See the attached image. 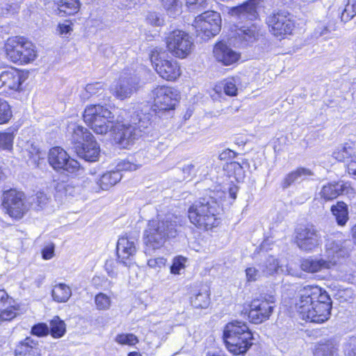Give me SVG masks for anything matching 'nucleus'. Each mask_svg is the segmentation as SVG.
Returning <instances> with one entry per match:
<instances>
[{
    "label": "nucleus",
    "mask_w": 356,
    "mask_h": 356,
    "mask_svg": "<svg viewBox=\"0 0 356 356\" xmlns=\"http://www.w3.org/2000/svg\"><path fill=\"white\" fill-rule=\"evenodd\" d=\"M296 307L303 319L322 323L330 318L332 302L325 290L307 285L300 290Z\"/></svg>",
    "instance_id": "1"
},
{
    "label": "nucleus",
    "mask_w": 356,
    "mask_h": 356,
    "mask_svg": "<svg viewBox=\"0 0 356 356\" xmlns=\"http://www.w3.org/2000/svg\"><path fill=\"white\" fill-rule=\"evenodd\" d=\"M181 225L180 218L175 215L168 214L158 216L149 220L143 232V241L145 245V253L158 250L163 246L165 241L175 238L178 234V227Z\"/></svg>",
    "instance_id": "2"
},
{
    "label": "nucleus",
    "mask_w": 356,
    "mask_h": 356,
    "mask_svg": "<svg viewBox=\"0 0 356 356\" xmlns=\"http://www.w3.org/2000/svg\"><path fill=\"white\" fill-rule=\"evenodd\" d=\"M83 120L97 134H113L120 127V119L113 111L100 104L88 106L84 111Z\"/></svg>",
    "instance_id": "3"
},
{
    "label": "nucleus",
    "mask_w": 356,
    "mask_h": 356,
    "mask_svg": "<svg viewBox=\"0 0 356 356\" xmlns=\"http://www.w3.org/2000/svg\"><path fill=\"white\" fill-rule=\"evenodd\" d=\"M218 209V204L213 197L200 198L188 208V218L197 228L209 230L219 224Z\"/></svg>",
    "instance_id": "4"
},
{
    "label": "nucleus",
    "mask_w": 356,
    "mask_h": 356,
    "mask_svg": "<svg viewBox=\"0 0 356 356\" xmlns=\"http://www.w3.org/2000/svg\"><path fill=\"white\" fill-rule=\"evenodd\" d=\"M68 131L78 156L89 162L96 161L99 159V146L88 129L72 123L68 126Z\"/></svg>",
    "instance_id": "5"
},
{
    "label": "nucleus",
    "mask_w": 356,
    "mask_h": 356,
    "mask_svg": "<svg viewBox=\"0 0 356 356\" xmlns=\"http://www.w3.org/2000/svg\"><path fill=\"white\" fill-rule=\"evenodd\" d=\"M252 333L243 322L232 321L224 328L223 340L226 348L234 355L246 353L252 344Z\"/></svg>",
    "instance_id": "6"
},
{
    "label": "nucleus",
    "mask_w": 356,
    "mask_h": 356,
    "mask_svg": "<svg viewBox=\"0 0 356 356\" xmlns=\"http://www.w3.org/2000/svg\"><path fill=\"white\" fill-rule=\"evenodd\" d=\"M151 124L149 115L143 113L134 114L129 123H122L120 120V127L116 129L115 140L123 147H127L142 136V133Z\"/></svg>",
    "instance_id": "7"
},
{
    "label": "nucleus",
    "mask_w": 356,
    "mask_h": 356,
    "mask_svg": "<svg viewBox=\"0 0 356 356\" xmlns=\"http://www.w3.org/2000/svg\"><path fill=\"white\" fill-rule=\"evenodd\" d=\"M4 47L8 59L15 63L21 65L30 63L37 57L35 47L24 37L9 38Z\"/></svg>",
    "instance_id": "8"
},
{
    "label": "nucleus",
    "mask_w": 356,
    "mask_h": 356,
    "mask_svg": "<svg viewBox=\"0 0 356 356\" xmlns=\"http://www.w3.org/2000/svg\"><path fill=\"white\" fill-rule=\"evenodd\" d=\"M351 243L341 232H334L325 237V257L334 267L340 259L349 255Z\"/></svg>",
    "instance_id": "9"
},
{
    "label": "nucleus",
    "mask_w": 356,
    "mask_h": 356,
    "mask_svg": "<svg viewBox=\"0 0 356 356\" xmlns=\"http://www.w3.org/2000/svg\"><path fill=\"white\" fill-rule=\"evenodd\" d=\"M197 36L207 40L217 35L221 28V17L218 13L207 11L197 16L194 22Z\"/></svg>",
    "instance_id": "10"
},
{
    "label": "nucleus",
    "mask_w": 356,
    "mask_h": 356,
    "mask_svg": "<svg viewBox=\"0 0 356 356\" xmlns=\"http://www.w3.org/2000/svg\"><path fill=\"white\" fill-rule=\"evenodd\" d=\"M165 56L164 51L154 49L150 54L152 64L161 78L168 81H175L181 74L180 67L176 61L165 59Z\"/></svg>",
    "instance_id": "11"
},
{
    "label": "nucleus",
    "mask_w": 356,
    "mask_h": 356,
    "mask_svg": "<svg viewBox=\"0 0 356 356\" xmlns=\"http://www.w3.org/2000/svg\"><path fill=\"white\" fill-rule=\"evenodd\" d=\"M168 49L176 57L184 58L189 55L193 47L192 38L185 31L175 30L166 38Z\"/></svg>",
    "instance_id": "12"
},
{
    "label": "nucleus",
    "mask_w": 356,
    "mask_h": 356,
    "mask_svg": "<svg viewBox=\"0 0 356 356\" xmlns=\"http://www.w3.org/2000/svg\"><path fill=\"white\" fill-rule=\"evenodd\" d=\"M153 107L155 111H170L175 109L178 99L175 89L165 86H159L151 92Z\"/></svg>",
    "instance_id": "13"
},
{
    "label": "nucleus",
    "mask_w": 356,
    "mask_h": 356,
    "mask_svg": "<svg viewBox=\"0 0 356 356\" xmlns=\"http://www.w3.org/2000/svg\"><path fill=\"white\" fill-rule=\"evenodd\" d=\"M321 235L316 227L312 225L300 227L296 232L297 246L306 252H311L321 244Z\"/></svg>",
    "instance_id": "14"
},
{
    "label": "nucleus",
    "mask_w": 356,
    "mask_h": 356,
    "mask_svg": "<svg viewBox=\"0 0 356 356\" xmlns=\"http://www.w3.org/2000/svg\"><path fill=\"white\" fill-rule=\"evenodd\" d=\"M138 76L131 72H123L118 81L111 86V93L118 99L123 100L129 98L136 92L140 86Z\"/></svg>",
    "instance_id": "15"
},
{
    "label": "nucleus",
    "mask_w": 356,
    "mask_h": 356,
    "mask_svg": "<svg viewBox=\"0 0 356 356\" xmlns=\"http://www.w3.org/2000/svg\"><path fill=\"white\" fill-rule=\"evenodd\" d=\"M1 198L3 207L11 217L21 218L27 210L24 194L21 191L10 189L3 192Z\"/></svg>",
    "instance_id": "16"
},
{
    "label": "nucleus",
    "mask_w": 356,
    "mask_h": 356,
    "mask_svg": "<svg viewBox=\"0 0 356 356\" xmlns=\"http://www.w3.org/2000/svg\"><path fill=\"white\" fill-rule=\"evenodd\" d=\"M267 24L270 33L276 37L291 34L294 28L289 14L285 11H278L270 15L267 18Z\"/></svg>",
    "instance_id": "17"
},
{
    "label": "nucleus",
    "mask_w": 356,
    "mask_h": 356,
    "mask_svg": "<svg viewBox=\"0 0 356 356\" xmlns=\"http://www.w3.org/2000/svg\"><path fill=\"white\" fill-rule=\"evenodd\" d=\"M275 307V299L273 296L269 298L255 299L250 305L248 317L253 323H261L269 318Z\"/></svg>",
    "instance_id": "18"
},
{
    "label": "nucleus",
    "mask_w": 356,
    "mask_h": 356,
    "mask_svg": "<svg viewBox=\"0 0 356 356\" xmlns=\"http://www.w3.org/2000/svg\"><path fill=\"white\" fill-rule=\"evenodd\" d=\"M48 161L54 169L63 170L70 173L75 172L80 167L79 162L70 158L67 153L60 147H55L49 150Z\"/></svg>",
    "instance_id": "19"
},
{
    "label": "nucleus",
    "mask_w": 356,
    "mask_h": 356,
    "mask_svg": "<svg viewBox=\"0 0 356 356\" xmlns=\"http://www.w3.org/2000/svg\"><path fill=\"white\" fill-rule=\"evenodd\" d=\"M136 238L132 236H122L117 243V255L120 263L127 266L136 252Z\"/></svg>",
    "instance_id": "20"
},
{
    "label": "nucleus",
    "mask_w": 356,
    "mask_h": 356,
    "mask_svg": "<svg viewBox=\"0 0 356 356\" xmlns=\"http://www.w3.org/2000/svg\"><path fill=\"white\" fill-rule=\"evenodd\" d=\"M259 0H250L243 4L232 7L229 13L241 21H253L257 19Z\"/></svg>",
    "instance_id": "21"
},
{
    "label": "nucleus",
    "mask_w": 356,
    "mask_h": 356,
    "mask_svg": "<svg viewBox=\"0 0 356 356\" xmlns=\"http://www.w3.org/2000/svg\"><path fill=\"white\" fill-rule=\"evenodd\" d=\"M24 80L23 72L10 67L0 73V89L5 88V89L18 90Z\"/></svg>",
    "instance_id": "22"
},
{
    "label": "nucleus",
    "mask_w": 356,
    "mask_h": 356,
    "mask_svg": "<svg viewBox=\"0 0 356 356\" xmlns=\"http://www.w3.org/2000/svg\"><path fill=\"white\" fill-rule=\"evenodd\" d=\"M4 290H0V325L10 321L17 316L18 307Z\"/></svg>",
    "instance_id": "23"
},
{
    "label": "nucleus",
    "mask_w": 356,
    "mask_h": 356,
    "mask_svg": "<svg viewBox=\"0 0 356 356\" xmlns=\"http://www.w3.org/2000/svg\"><path fill=\"white\" fill-rule=\"evenodd\" d=\"M352 191L353 188L349 184L339 181L323 186L320 195L325 201H329L337 198L339 195L352 193Z\"/></svg>",
    "instance_id": "24"
},
{
    "label": "nucleus",
    "mask_w": 356,
    "mask_h": 356,
    "mask_svg": "<svg viewBox=\"0 0 356 356\" xmlns=\"http://www.w3.org/2000/svg\"><path fill=\"white\" fill-rule=\"evenodd\" d=\"M216 59L224 65H230L239 59V54L223 42H219L213 48Z\"/></svg>",
    "instance_id": "25"
},
{
    "label": "nucleus",
    "mask_w": 356,
    "mask_h": 356,
    "mask_svg": "<svg viewBox=\"0 0 356 356\" xmlns=\"http://www.w3.org/2000/svg\"><path fill=\"white\" fill-rule=\"evenodd\" d=\"M333 266L326 259L323 257H312L302 259L300 263V268L309 273H315L323 270L332 268Z\"/></svg>",
    "instance_id": "26"
},
{
    "label": "nucleus",
    "mask_w": 356,
    "mask_h": 356,
    "mask_svg": "<svg viewBox=\"0 0 356 356\" xmlns=\"http://www.w3.org/2000/svg\"><path fill=\"white\" fill-rule=\"evenodd\" d=\"M56 4L57 9L55 12L60 17L75 15L79 11L81 6L79 0H58Z\"/></svg>",
    "instance_id": "27"
},
{
    "label": "nucleus",
    "mask_w": 356,
    "mask_h": 356,
    "mask_svg": "<svg viewBox=\"0 0 356 356\" xmlns=\"http://www.w3.org/2000/svg\"><path fill=\"white\" fill-rule=\"evenodd\" d=\"M314 175L313 172L305 168H298L289 173L282 181V187L287 188L296 181H302Z\"/></svg>",
    "instance_id": "28"
},
{
    "label": "nucleus",
    "mask_w": 356,
    "mask_h": 356,
    "mask_svg": "<svg viewBox=\"0 0 356 356\" xmlns=\"http://www.w3.org/2000/svg\"><path fill=\"white\" fill-rule=\"evenodd\" d=\"M122 175L118 170H112L104 173L97 181L99 188L102 191H108L122 179Z\"/></svg>",
    "instance_id": "29"
},
{
    "label": "nucleus",
    "mask_w": 356,
    "mask_h": 356,
    "mask_svg": "<svg viewBox=\"0 0 356 356\" xmlns=\"http://www.w3.org/2000/svg\"><path fill=\"white\" fill-rule=\"evenodd\" d=\"M38 343L31 337H26L21 341L16 347L15 353L16 355H34L38 350Z\"/></svg>",
    "instance_id": "30"
},
{
    "label": "nucleus",
    "mask_w": 356,
    "mask_h": 356,
    "mask_svg": "<svg viewBox=\"0 0 356 356\" xmlns=\"http://www.w3.org/2000/svg\"><path fill=\"white\" fill-rule=\"evenodd\" d=\"M333 157L341 162H348L356 159L355 151L353 146L346 144L343 147L337 148L333 153Z\"/></svg>",
    "instance_id": "31"
},
{
    "label": "nucleus",
    "mask_w": 356,
    "mask_h": 356,
    "mask_svg": "<svg viewBox=\"0 0 356 356\" xmlns=\"http://www.w3.org/2000/svg\"><path fill=\"white\" fill-rule=\"evenodd\" d=\"M51 296L53 299L58 302H65L72 296V291L69 286L60 283L54 286Z\"/></svg>",
    "instance_id": "32"
},
{
    "label": "nucleus",
    "mask_w": 356,
    "mask_h": 356,
    "mask_svg": "<svg viewBox=\"0 0 356 356\" xmlns=\"http://www.w3.org/2000/svg\"><path fill=\"white\" fill-rule=\"evenodd\" d=\"M259 29L255 24L250 26H242L238 29V35L243 41L248 43H252L259 37Z\"/></svg>",
    "instance_id": "33"
},
{
    "label": "nucleus",
    "mask_w": 356,
    "mask_h": 356,
    "mask_svg": "<svg viewBox=\"0 0 356 356\" xmlns=\"http://www.w3.org/2000/svg\"><path fill=\"white\" fill-rule=\"evenodd\" d=\"M214 91L218 94H220L223 91L227 95L236 96L238 91L236 80L234 78L227 79L216 86Z\"/></svg>",
    "instance_id": "34"
},
{
    "label": "nucleus",
    "mask_w": 356,
    "mask_h": 356,
    "mask_svg": "<svg viewBox=\"0 0 356 356\" xmlns=\"http://www.w3.org/2000/svg\"><path fill=\"white\" fill-rule=\"evenodd\" d=\"M55 190L56 195L60 197L74 196L79 192V187L71 181H60L56 183Z\"/></svg>",
    "instance_id": "35"
},
{
    "label": "nucleus",
    "mask_w": 356,
    "mask_h": 356,
    "mask_svg": "<svg viewBox=\"0 0 356 356\" xmlns=\"http://www.w3.org/2000/svg\"><path fill=\"white\" fill-rule=\"evenodd\" d=\"M337 348L332 341L320 342L316 346L314 356H336Z\"/></svg>",
    "instance_id": "36"
},
{
    "label": "nucleus",
    "mask_w": 356,
    "mask_h": 356,
    "mask_svg": "<svg viewBox=\"0 0 356 356\" xmlns=\"http://www.w3.org/2000/svg\"><path fill=\"white\" fill-rule=\"evenodd\" d=\"M332 211L338 225L343 226L346 223L348 217L347 206L344 202H339L336 205L332 206Z\"/></svg>",
    "instance_id": "37"
},
{
    "label": "nucleus",
    "mask_w": 356,
    "mask_h": 356,
    "mask_svg": "<svg viewBox=\"0 0 356 356\" xmlns=\"http://www.w3.org/2000/svg\"><path fill=\"white\" fill-rule=\"evenodd\" d=\"M49 331L54 338H60L65 333V323L58 316H54L50 321Z\"/></svg>",
    "instance_id": "38"
},
{
    "label": "nucleus",
    "mask_w": 356,
    "mask_h": 356,
    "mask_svg": "<svg viewBox=\"0 0 356 356\" xmlns=\"http://www.w3.org/2000/svg\"><path fill=\"white\" fill-rule=\"evenodd\" d=\"M259 268L263 275H271L277 271L280 265L276 258L273 256H269L266 260L259 266Z\"/></svg>",
    "instance_id": "39"
},
{
    "label": "nucleus",
    "mask_w": 356,
    "mask_h": 356,
    "mask_svg": "<svg viewBox=\"0 0 356 356\" xmlns=\"http://www.w3.org/2000/svg\"><path fill=\"white\" fill-rule=\"evenodd\" d=\"M104 90V85L102 83L88 84L81 92L80 96L83 100H87L94 95L101 94Z\"/></svg>",
    "instance_id": "40"
},
{
    "label": "nucleus",
    "mask_w": 356,
    "mask_h": 356,
    "mask_svg": "<svg viewBox=\"0 0 356 356\" xmlns=\"http://www.w3.org/2000/svg\"><path fill=\"white\" fill-rule=\"evenodd\" d=\"M161 1L169 16L175 17L181 13V3L179 0H161Z\"/></svg>",
    "instance_id": "41"
},
{
    "label": "nucleus",
    "mask_w": 356,
    "mask_h": 356,
    "mask_svg": "<svg viewBox=\"0 0 356 356\" xmlns=\"http://www.w3.org/2000/svg\"><path fill=\"white\" fill-rule=\"evenodd\" d=\"M191 302L195 308H207L210 303L209 295L207 291L199 292L191 297Z\"/></svg>",
    "instance_id": "42"
},
{
    "label": "nucleus",
    "mask_w": 356,
    "mask_h": 356,
    "mask_svg": "<svg viewBox=\"0 0 356 356\" xmlns=\"http://www.w3.org/2000/svg\"><path fill=\"white\" fill-rule=\"evenodd\" d=\"M15 136L13 133L0 132V150L11 152Z\"/></svg>",
    "instance_id": "43"
},
{
    "label": "nucleus",
    "mask_w": 356,
    "mask_h": 356,
    "mask_svg": "<svg viewBox=\"0 0 356 356\" xmlns=\"http://www.w3.org/2000/svg\"><path fill=\"white\" fill-rule=\"evenodd\" d=\"M12 116L10 105L6 100L0 98V124L8 122Z\"/></svg>",
    "instance_id": "44"
},
{
    "label": "nucleus",
    "mask_w": 356,
    "mask_h": 356,
    "mask_svg": "<svg viewBox=\"0 0 356 356\" xmlns=\"http://www.w3.org/2000/svg\"><path fill=\"white\" fill-rule=\"evenodd\" d=\"M356 15V0H348L343 11L341 13V21L346 22Z\"/></svg>",
    "instance_id": "45"
},
{
    "label": "nucleus",
    "mask_w": 356,
    "mask_h": 356,
    "mask_svg": "<svg viewBox=\"0 0 356 356\" xmlns=\"http://www.w3.org/2000/svg\"><path fill=\"white\" fill-rule=\"evenodd\" d=\"M95 302L97 309L108 310L111 307V300L106 294L99 293L95 298Z\"/></svg>",
    "instance_id": "46"
},
{
    "label": "nucleus",
    "mask_w": 356,
    "mask_h": 356,
    "mask_svg": "<svg viewBox=\"0 0 356 356\" xmlns=\"http://www.w3.org/2000/svg\"><path fill=\"white\" fill-rule=\"evenodd\" d=\"M145 19L147 24L153 26H161L164 24L163 16L156 12H149Z\"/></svg>",
    "instance_id": "47"
},
{
    "label": "nucleus",
    "mask_w": 356,
    "mask_h": 356,
    "mask_svg": "<svg viewBox=\"0 0 356 356\" xmlns=\"http://www.w3.org/2000/svg\"><path fill=\"white\" fill-rule=\"evenodd\" d=\"M115 341L122 345L133 346L138 343V340L133 334H121L116 337Z\"/></svg>",
    "instance_id": "48"
},
{
    "label": "nucleus",
    "mask_w": 356,
    "mask_h": 356,
    "mask_svg": "<svg viewBox=\"0 0 356 356\" xmlns=\"http://www.w3.org/2000/svg\"><path fill=\"white\" fill-rule=\"evenodd\" d=\"M142 165L136 163L129 160H124L118 164V170L120 172L122 170L134 171L138 170Z\"/></svg>",
    "instance_id": "49"
},
{
    "label": "nucleus",
    "mask_w": 356,
    "mask_h": 356,
    "mask_svg": "<svg viewBox=\"0 0 356 356\" xmlns=\"http://www.w3.org/2000/svg\"><path fill=\"white\" fill-rule=\"evenodd\" d=\"M31 333L38 337L47 336L49 333V328L45 323H38L33 326Z\"/></svg>",
    "instance_id": "50"
},
{
    "label": "nucleus",
    "mask_w": 356,
    "mask_h": 356,
    "mask_svg": "<svg viewBox=\"0 0 356 356\" xmlns=\"http://www.w3.org/2000/svg\"><path fill=\"white\" fill-rule=\"evenodd\" d=\"M186 259L184 257H179L175 258L173 260V263L170 267V272L173 274H179L180 270L184 268V264Z\"/></svg>",
    "instance_id": "51"
},
{
    "label": "nucleus",
    "mask_w": 356,
    "mask_h": 356,
    "mask_svg": "<svg viewBox=\"0 0 356 356\" xmlns=\"http://www.w3.org/2000/svg\"><path fill=\"white\" fill-rule=\"evenodd\" d=\"M117 262L113 260H107L105 263V270L109 277L112 278L117 277L118 271H117Z\"/></svg>",
    "instance_id": "52"
},
{
    "label": "nucleus",
    "mask_w": 356,
    "mask_h": 356,
    "mask_svg": "<svg viewBox=\"0 0 356 356\" xmlns=\"http://www.w3.org/2000/svg\"><path fill=\"white\" fill-rule=\"evenodd\" d=\"M245 273L247 280L248 282H254L257 280L260 277L261 274H262V273H260V271L254 267L248 268Z\"/></svg>",
    "instance_id": "53"
},
{
    "label": "nucleus",
    "mask_w": 356,
    "mask_h": 356,
    "mask_svg": "<svg viewBox=\"0 0 356 356\" xmlns=\"http://www.w3.org/2000/svg\"><path fill=\"white\" fill-rule=\"evenodd\" d=\"M166 259L163 257H157L150 259L147 261V265L154 269L161 268L165 266Z\"/></svg>",
    "instance_id": "54"
},
{
    "label": "nucleus",
    "mask_w": 356,
    "mask_h": 356,
    "mask_svg": "<svg viewBox=\"0 0 356 356\" xmlns=\"http://www.w3.org/2000/svg\"><path fill=\"white\" fill-rule=\"evenodd\" d=\"M38 207L42 208L48 202L49 198L43 192H38L33 199Z\"/></svg>",
    "instance_id": "55"
},
{
    "label": "nucleus",
    "mask_w": 356,
    "mask_h": 356,
    "mask_svg": "<svg viewBox=\"0 0 356 356\" xmlns=\"http://www.w3.org/2000/svg\"><path fill=\"white\" fill-rule=\"evenodd\" d=\"M42 254L44 259H51L54 255V245L51 243L45 246L42 251Z\"/></svg>",
    "instance_id": "56"
},
{
    "label": "nucleus",
    "mask_w": 356,
    "mask_h": 356,
    "mask_svg": "<svg viewBox=\"0 0 356 356\" xmlns=\"http://www.w3.org/2000/svg\"><path fill=\"white\" fill-rule=\"evenodd\" d=\"M236 153L234 151L229 149H226L219 154L218 159L221 161H226L234 159Z\"/></svg>",
    "instance_id": "57"
},
{
    "label": "nucleus",
    "mask_w": 356,
    "mask_h": 356,
    "mask_svg": "<svg viewBox=\"0 0 356 356\" xmlns=\"http://www.w3.org/2000/svg\"><path fill=\"white\" fill-rule=\"evenodd\" d=\"M29 151L31 154L30 156L33 158L34 161H39L42 158L41 152L40 151L39 148H38L36 146L31 145V149H29Z\"/></svg>",
    "instance_id": "58"
},
{
    "label": "nucleus",
    "mask_w": 356,
    "mask_h": 356,
    "mask_svg": "<svg viewBox=\"0 0 356 356\" xmlns=\"http://www.w3.org/2000/svg\"><path fill=\"white\" fill-rule=\"evenodd\" d=\"M58 31L60 35L67 34L72 31L71 24H59Z\"/></svg>",
    "instance_id": "59"
},
{
    "label": "nucleus",
    "mask_w": 356,
    "mask_h": 356,
    "mask_svg": "<svg viewBox=\"0 0 356 356\" xmlns=\"http://www.w3.org/2000/svg\"><path fill=\"white\" fill-rule=\"evenodd\" d=\"M329 29L327 26L320 25L318 26L315 29V35L317 37L323 36L329 33Z\"/></svg>",
    "instance_id": "60"
},
{
    "label": "nucleus",
    "mask_w": 356,
    "mask_h": 356,
    "mask_svg": "<svg viewBox=\"0 0 356 356\" xmlns=\"http://www.w3.org/2000/svg\"><path fill=\"white\" fill-rule=\"evenodd\" d=\"M347 170L350 175H353L356 178V159L349 161L347 165Z\"/></svg>",
    "instance_id": "61"
},
{
    "label": "nucleus",
    "mask_w": 356,
    "mask_h": 356,
    "mask_svg": "<svg viewBox=\"0 0 356 356\" xmlns=\"http://www.w3.org/2000/svg\"><path fill=\"white\" fill-rule=\"evenodd\" d=\"M194 168H195V165L192 163H190V164H187V165H185L183 168H182V172L187 175L188 176H190L192 172H193L194 170Z\"/></svg>",
    "instance_id": "62"
},
{
    "label": "nucleus",
    "mask_w": 356,
    "mask_h": 356,
    "mask_svg": "<svg viewBox=\"0 0 356 356\" xmlns=\"http://www.w3.org/2000/svg\"><path fill=\"white\" fill-rule=\"evenodd\" d=\"M237 192H238L237 186L233 185V186L229 187V196L232 199H234V200L236 199Z\"/></svg>",
    "instance_id": "63"
},
{
    "label": "nucleus",
    "mask_w": 356,
    "mask_h": 356,
    "mask_svg": "<svg viewBox=\"0 0 356 356\" xmlns=\"http://www.w3.org/2000/svg\"><path fill=\"white\" fill-rule=\"evenodd\" d=\"M125 8H131L135 3L136 0H122Z\"/></svg>",
    "instance_id": "64"
}]
</instances>
